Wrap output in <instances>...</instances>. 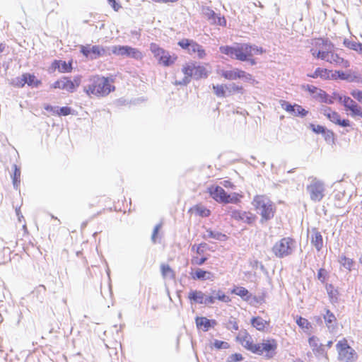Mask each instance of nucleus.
Segmentation results:
<instances>
[{"mask_svg": "<svg viewBox=\"0 0 362 362\" xmlns=\"http://www.w3.org/2000/svg\"><path fill=\"white\" fill-rule=\"evenodd\" d=\"M112 52L115 55L126 56L136 60H142L144 54L137 48L130 46L117 45L112 47Z\"/></svg>", "mask_w": 362, "mask_h": 362, "instance_id": "nucleus-15", "label": "nucleus"}, {"mask_svg": "<svg viewBox=\"0 0 362 362\" xmlns=\"http://www.w3.org/2000/svg\"><path fill=\"white\" fill-rule=\"evenodd\" d=\"M81 52L87 58L90 59H97L105 53V49L100 45H90L81 46Z\"/></svg>", "mask_w": 362, "mask_h": 362, "instance_id": "nucleus-19", "label": "nucleus"}, {"mask_svg": "<svg viewBox=\"0 0 362 362\" xmlns=\"http://www.w3.org/2000/svg\"><path fill=\"white\" fill-rule=\"evenodd\" d=\"M196 324L198 327H203L204 331H207L211 327L210 320L204 317H197Z\"/></svg>", "mask_w": 362, "mask_h": 362, "instance_id": "nucleus-41", "label": "nucleus"}, {"mask_svg": "<svg viewBox=\"0 0 362 362\" xmlns=\"http://www.w3.org/2000/svg\"><path fill=\"white\" fill-rule=\"evenodd\" d=\"M337 98L339 102L344 105L345 110L356 103V102L349 96L337 95Z\"/></svg>", "mask_w": 362, "mask_h": 362, "instance_id": "nucleus-36", "label": "nucleus"}, {"mask_svg": "<svg viewBox=\"0 0 362 362\" xmlns=\"http://www.w3.org/2000/svg\"><path fill=\"white\" fill-rule=\"evenodd\" d=\"M71 112V109L69 107H62L57 110V114L59 116H66L70 115Z\"/></svg>", "mask_w": 362, "mask_h": 362, "instance_id": "nucleus-54", "label": "nucleus"}, {"mask_svg": "<svg viewBox=\"0 0 362 362\" xmlns=\"http://www.w3.org/2000/svg\"><path fill=\"white\" fill-rule=\"evenodd\" d=\"M150 50L153 57L157 59L158 63L163 66H170L173 65L177 59V56L170 53L160 47L158 44L152 42L150 44Z\"/></svg>", "mask_w": 362, "mask_h": 362, "instance_id": "nucleus-7", "label": "nucleus"}, {"mask_svg": "<svg viewBox=\"0 0 362 362\" xmlns=\"http://www.w3.org/2000/svg\"><path fill=\"white\" fill-rule=\"evenodd\" d=\"M310 241L317 251L321 250L323 247V238L321 233L317 229L313 228L312 230Z\"/></svg>", "mask_w": 362, "mask_h": 362, "instance_id": "nucleus-25", "label": "nucleus"}, {"mask_svg": "<svg viewBox=\"0 0 362 362\" xmlns=\"http://www.w3.org/2000/svg\"><path fill=\"white\" fill-rule=\"evenodd\" d=\"M222 185L224 187L227 189H234L235 187V185L230 180H224L222 182Z\"/></svg>", "mask_w": 362, "mask_h": 362, "instance_id": "nucleus-59", "label": "nucleus"}, {"mask_svg": "<svg viewBox=\"0 0 362 362\" xmlns=\"http://www.w3.org/2000/svg\"><path fill=\"white\" fill-rule=\"evenodd\" d=\"M230 216L233 220L249 225L254 223L257 220L256 215L249 211L233 209L230 211Z\"/></svg>", "mask_w": 362, "mask_h": 362, "instance_id": "nucleus-16", "label": "nucleus"}, {"mask_svg": "<svg viewBox=\"0 0 362 362\" xmlns=\"http://www.w3.org/2000/svg\"><path fill=\"white\" fill-rule=\"evenodd\" d=\"M189 213L194 214L201 217H208L211 214L210 210L201 204H196L191 207L189 209Z\"/></svg>", "mask_w": 362, "mask_h": 362, "instance_id": "nucleus-28", "label": "nucleus"}, {"mask_svg": "<svg viewBox=\"0 0 362 362\" xmlns=\"http://www.w3.org/2000/svg\"><path fill=\"white\" fill-rule=\"evenodd\" d=\"M20 178H21V170L16 165H14V171H13V182L15 186L17 187L18 185L20 183Z\"/></svg>", "mask_w": 362, "mask_h": 362, "instance_id": "nucleus-50", "label": "nucleus"}, {"mask_svg": "<svg viewBox=\"0 0 362 362\" xmlns=\"http://www.w3.org/2000/svg\"><path fill=\"white\" fill-rule=\"evenodd\" d=\"M251 325L259 332H266L270 326V320H264L259 316L253 317L251 319Z\"/></svg>", "mask_w": 362, "mask_h": 362, "instance_id": "nucleus-23", "label": "nucleus"}, {"mask_svg": "<svg viewBox=\"0 0 362 362\" xmlns=\"http://www.w3.org/2000/svg\"><path fill=\"white\" fill-rule=\"evenodd\" d=\"M308 77L312 78H320L323 80H336L335 74H332V71L325 68H317L315 71L308 75Z\"/></svg>", "mask_w": 362, "mask_h": 362, "instance_id": "nucleus-21", "label": "nucleus"}, {"mask_svg": "<svg viewBox=\"0 0 362 362\" xmlns=\"http://www.w3.org/2000/svg\"><path fill=\"white\" fill-rule=\"evenodd\" d=\"M332 74H335L337 79L339 78L341 80H346L349 81H356L359 77L356 75H351L350 74H346L341 71H335Z\"/></svg>", "mask_w": 362, "mask_h": 362, "instance_id": "nucleus-37", "label": "nucleus"}, {"mask_svg": "<svg viewBox=\"0 0 362 362\" xmlns=\"http://www.w3.org/2000/svg\"><path fill=\"white\" fill-rule=\"evenodd\" d=\"M337 359L340 362H356L358 359V354L352 348L346 338H342L336 344Z\"/></svg>", "mask_w": 362, "mask_h": 362, "instance_id": "nucleus-6", "label": "nucleus"}, {"mask_svg": "<svg viewBox=\"0 0 362 362\" xmlns=\"http://www.w3.org/2000/svg\"><path fill=\"white\" fill-rule=\"evenodd\" d=\"M160 228H161V224H158L155 226L153 231L152 237H151V239L153 243L156 242V239H157V237H158V233H159V230Z\"/></svg>", "mask_w": 362, "mask_h": 362, "instance_id": "nucleus-57", "label": "nucleus"}, {"mask_svg": "<svg viewBox=\"0 0 362 362\" xmlns=\"http://www.w3.org/2000/svg\"><path fill=\"white\" fill-rule=\"evenodd\" d=\"M213 293L215 295L216 299L217 300H219V301H221V302H223L226 303H228L231 301L230 297L228 295H227L222 290L218 289L217 291H214Z\"/></svg>", "mask_w": 362, "mask_h": 362, "instance_id": "nucleus-40", "label": "nucleus"}, {"mask_svg": "<svg viewBox=\"0 0 362 362\" xmlns=\"http://www.w3.org/2000/svg\"><path fill=\"white\" fill-rule=\"evenodd\" d=\"M204 238L206 239L211 238V239H215V240H221V241H225L227 240L226 235H225L222 233H220V232H214V231H212L211 230H207L206 235H205L204 236Z\"/></svg>", "mask_w": 362, "mask_h": 362, "instance_id": "nucleus-34", "label": "nucleus"}, {"mask_svg": "<svg viewBox=\"0 0 362 362\" xmlns=\"http://www.w3.org/2000/svg\"><path fill=\"white\" fill-rule=\"evenodd\" d=\"M296 324L301 328L305 330H310L312 328L310 322L305 318L301 316H298L296 318Z\"/></svg>", "mask_w": 362, "mask_h": 362, "instance_id": "nucleus-43", "label": "nucleus"}, {"mask_svg": "<svg viewBox=\"0 0 362 362\" xmlns=\"http://www.w3.org/2000/svg\"><path fill=\"white\" fill-rule=\"evenodd\" d=\"M327 291L331 300H337L338 291L334 288L332 285L329 284L327 286Z\"/></svg>", "mask_w": 362, "mask_h": 362, "instance_id": "nucleus-47", "label": "nucleus"}, {"mask_svg": "<svg viewBox=\"0 0 362 362\" xmlns=\"http://www.w3.org/2000/svg\"><path fill=\"white\" fill-rule=\"evenodd\" d=\"M351 96L357 101L362 103V90L354 89L351 91Z\"/></svg>", "mask_w": 362, "mask_h": 362, "instance_id": "nucleus-53", "label": "nucleus"}, {"mask_svg": "<svg viewBox=\"0 0 362 362\" xmlns=\"http://www.w3.org/2000/svg\"><path fill=\"white\" fill-rule=\"evenodd\" d=\"M188 298L194 303H203L204 295L200 291H191L188 294Z\"/></svg>", "mask_w": 362, "mask_h": 362, "instance_id": "nucleus-33", "label": "nucleus"}, {"mask_svg": "<svg viewBox=\"0 0 362 362\" xmlns=\"http://www.w3.org/2000/svg\"><path fill=\"white\" fill-rule=\"evenodd\" d=\"M229 93H241L243 94L244 92L243 87L242 86L237 85L235 83H231L230 85V90H228Z\"/></svg>", "mask_w": 362, "mask_h": 362, "instance_id": "nucleus-49", "label": "nucleus"}, {"mask_svg": "<svg viewBox=\"0 0 362 362\" xmlns=\"http://www.w3.org/2000/svg\"><path fill=\"white\" fill-rule=\"evenodd\" d=\"M214 346L217 349H228L230 346L226 341L216 340L214 341Z\"/></svg>", "mask_w": 362, "mask_h": 362, "instance_id": "nucleus-56", "label": "nucleus"}, {"mask_svg": "<svg viewBox=\"0 0 362 362\" xmlns=\"http://www.w3.org/2000/svg\"><path fill=\"white\" fill-rule=\"evenodd\" d=\"M334 47V44L329 40L318 37L312 40L310 52L314 58L325 61Z\"/></svg>", "mask_w": 362, "mask_h": 362, "instance_id": "nucleus-5", "label": "nucleus"}, {"mask_svg": "<svg viewBox=\"0 0 362 362\" xmlns=\"http://www.w3.org/2000/svg\"><path fill=\"white\" fill-rule=\"evenodd\" d=\"M325 61L343 68H348L350 66L349 62L334 52V49L331 50Z\"/></svg>", "mask_w": 362, "mask_h": 362, "instance_id": "nucleus-22", "label": "nucleus"}, {"mask_svg": "<svg viewBox=\"0 0 362 362\" xmlns=\"http://www.w3.org/2000/svg\"><path fill=\"white\" fill-rule=\"evenodd\" d=\"M190 274L194 280L211 279L214 277V274L211 272L202 269H197L194 272H191Z\"/></svg>", "mask_w": 362, "mask_h": 362, "instance_id": "nucleus-30", "label": "nucleus"}, {"mask_svg": "<svg viewBox=\"0 0 362 362\" xmlns=\"http://www.w3.org/2000/svg\"><path fill=\"white\" fill-rule=\"evenodd\" d=\"M208 192L210 196L217 202L223 204H239L243 197V194L233 192L227 194V192L220 186L211 185L208 188Z\"/></svg>", "mask_w": 362, "mask_h": 362, "instance_id": "nucleus-4", "label": "nucleus"}, {"mask_svg": "<svg viewBox=\"0 0 362 362\" xmlns=\"http://www.w3.org/2000/svg\"><path fill=\"white\" fill-rule=\"evenodd\" d=\"M182 71L185 74L186 78L194 77L196 78H206L208 75V71L203 66L197 64L196 62H189L185 64L182 68Z\"/></svg>", "mask_w": 362, "mask_h": 362, "instance_id": "nucleus-14", "label": "nucleus"}, {"mask_svg": "<svg viewBox=\"0 0 362 362\" xmlns=\"http://www.w3.org/2000/svg\"><path fill=\"white\" fill-rule=\"evenodd\" d=\"M326 276H327V272L325 269L323 268H321L318 270L317 272V278L318 279L322 282V283H325V280H326Z\"/></svg>", "mask_w": 362, "mask_h": 362, "instance_id": "nucleus-55", "label": "nucleus"}, {"mask_svg": "<svg viewBox=\"0 0 362 362\" xmlns=\"http://www.w3.org/2000/svg\"><path fill=\"white\" fill-rule=\"evenodd\" d=\"M334 199L339 202L345 199V192L343 191H337L334 194Z\"/></svg>", "mask_w": 362, "mask_h": 362, "instance_id": "nucleus-58", "label": "nucleus"}, {"mask_svg": "<svg viewBox=\"0 0 362 362\" xmlns=\"http://www.w3.org/2000/svg\"><path fill=\"white\" fill-rule=\"evenodd\" d=\"M52 68L54 70L58 69L61 73H69L72 71V64L71 62L67 63L62 60H54L52 63Z\"/></svg>", "mask_w": 362, "mask_h": 362, "instance_id": "nucleus-24", "label": "nucleus"}, {"mask_svg": "<svg viewBox=\"0 0 362 362\" xmlns=\"http://www.w3.org/2000/svg\"><path fill=\"white\" fill-rule=\"evenodd\" d=\"M221 74L222 77L228 81L243 79V81L249 82L252 84L257 83L252 74L247 73L246 71L238 68H235L230 70H223L221 71Z\"/></svg>", "mask_w": 362, "mask_h": 362, "instance_id": "nucleus-13", "label": "nucleus"}, {"mask_svg": "<svg viewBox=\"0 0 362 362\" xmlns=\"http://www.w3.org/2000/svg\"><path fill=\"white\" fill-rule=\"evenodd\" d=\"M26 84L32 87H38L42 84V81L37 79L33 74L25 73Z\"/></svg>", "mask_w": 362, "mask_h": 362, "instance_id": "nucleus-39", "label": "nucleus"}, {"mask_svg": "<svg viewBox=\"0 0 362 362\" xmlns=\"http://www.w3.org/2000/svg\"><path fill=\"white\" fill-rule=\"evenodd\" d=\"M81 84V78L76 76L71 80L68 76H63L54 82L51 87L54 89L64 90L69 93H74Z\"/></svg>", "mask_w": 362, "mask_h": 362, "instance_id": "nucleus-12", "label": "nucleus"}, {"mask_svg": "<svg viewBox=\"0 0 362 362\" xmlns=\"http://www.w3.org/2000/svg\"><path fill=\"white\" fill-rule=\"evenodd\" d=\"M114 82L113 78L95 75L90 78V83L85 87L84 91L89 96L105 97L115 90Z\"/></svg>", "mask_w": 362, "mask_h": 362, "instance_id": "nucleus-2", "label": "nucleus"}, {"mask_svg": "<svg viewBox=\"0 0 362 362\" xmlns=\"http://www.w3.org/2000/svg\"><path fill=\"white\" fill-rule=\"evenodd\" d=\"M278 349L277 340L274 338L262 339V342L257 344L255 354L262 356L266 359L273 358Z\"/></svg>", "mask_w": 362, "mask_h": 362, "instance_id": "nucleus-8", "label": "nucleus"}, {"mask_svg": "<svg viewBox=\"0 0 362 362\" xmlns=\"http://www.w3.org/2000/svg\"><path fill=\"white\" fill-rule=\"evenodd\" d=\"M177 45L180 48L186 50L189 55L197 54L199 59H204L206 55L203 46L194 40L182 38L178 41Z\"/></svg>", "mask_w": 362, "mask_h": 362, "instance_id": "nucleus-10", "label": "nucleus"}, {"mask_svg": "<svg viewBox=\"0 0 362 362\" xmlns=\"http://www.w3.org/2000/svg\"><path fill=\"white\" fill-rule=\"evenodd\" d=\"M322 113L332 123L342 127H349L351 122L347 119H341L340 115L335 110H332L329 107L322 109Z\"/></svg>", "mask_w": 362, "mask_h": 362, "instance_id": "nucleus-17", "label": "nucleus"}, {"mask_svg": "<svg viewBox=\"0 0 362 362\" xmlns=\"http://www.w3.org/2000/svg\"><path fill=\"white\" fill-rule=\"evenodd\" d=\"M232 358L235 361H241L243 359V356L241 354H233L231 356Z\"/></svg>", "mask_w": 362, "mask_h": 362, "instance_id": "nucleus-62", "label": "nucleus"}, {"mask_svg": "<svg viewBox=\"0 0 362 362\" xmlns=\"http://www.w3.org/2000/svg\"><path fill=\"white\" fill-rule=\"evenodd\" d=\"M252 205L260 216L262 223L267 222L274 217L276 207L267 196L264 194L255 195L252 201Z\"/></svg>", "mask_w": 362, "mask_h": 362, "instance_id": "nucleus-3", "label": "nucleus"}, {"mask_svg": "<svg viewBox=\"0 0 362 362\" xmlns=\"http://www.w3.org/2000/svg\"><path fill=\"white\" fill-rule=\"evenodd\" d=\"M240 343L247 350L255 354L257 344L253 342L252 338L249 334L245 333V335L240 338Z\"/></svg>", "mask_w": 362, "mask_h": 362, "instance_id": "nucleus-29", "label": "nucleus"}, {"mask_svg": "<svg viewBox=\"0 0 362 362\" xmlns=\"http://www.w3.org/2000/svg\"><path fill=\"white\" fill-rule=\"evenodd\" d=\"M294 243L291 238H283L274 244L272 252L276 257L283 258L291 254Z\"/></svg>", "mask_w": 362, "mask_h": 362, "instance_id": "nucleus-11", "label": "nucleus"}, {"mask_svg": "<svg viewBox=\"0 0 362 362\" xmlns=\"http://www.w3.org/2000/svg\"><path fill=\"white\" fill-rule=\"evenodd\" d=\"M309 180L310 183L307 185L306 189L310 199L314 202H321L325 197V183L316 177H310Z\"/></svg>", "mask_w": 362, "mask_h": 362, "instance_id": "nucleus-9", "label": "nucleus"}, {"mask_svg": "<svg viewBox=\"0 0 362 362\" xmlns=\"http://www.w3.org/2000/svg\"><path fill=\"white\" fill-rule=\"evenodd\" d=\"M344 44L346 47H348L352 50H354L357 52H359L361 45H362V43L359 42L347 41V40H344Z\"/></svg>", "mask_w": 362, "mask_h": 362, "instance_id": "nucleus-44", "label": "nucleus"}, {"mask_svg": "<svg viewBox=\"0 0 362 362\" xmlns=\"http://www.w3.org/2000/svg\"><path fill=\"white\" fill-rule=\"evenodd\" d=\"M207 248V245L206 243H200L199 245H194L192 247V250H195L197 256L198 255H203L204 253L205 252Z\"/></svg>", "mask_w": 362, "mask_h": 362, "instance_id": "nucleus-46", "label": "nucleus"}, {"mask_svg": "<svg viewBox=\"0 0 362 362\" xmlns=\"http://www.w3.org/2000/svg\"><path fill=\"white\" fill-rule=\"evenodd\" d=\"M310 128L316 134H325L326 132L325 127L319 124L315 125L314 124H310Z\"/></svg>", "mask_w": 362, "mask_h": 362, "instance_id": "nucleus-52", "label": "nucleus"}, {"mask_svg": "<svg viewBox=\"0 0 362 362\" xmlns=\"http://www.w3.org/2000/svg\"><path fill=\"white\" fill-rule=\"evenodd\" d=\"M109 2L111 4L112 8L115 11H118L119 8L120 7L115 1V0H108Z\"/></svg>", "mask_w": 362, "mask_h": 362, "instance_id": "nucleus-63", "label": "nucleus"}, {"mask_svg": "<svg viewBox=\"0 0 362 362\" xmlns=\"http://www.w3.org/2000/svg\"><path fill=\"white\" fill-rule=\"evenodd\" d=\"M153 1L156 2H158V3H168V2L175 3V2H177L178 0H153Z\"/></svg>", "mask_w": 362, "mask_h": 362, "instance_id": "nucleus-64", "label": "nucleus"}, {"mask_svg": "<svg viewBox=\"0 0 362 362\" xmlns=\"http://www.w3.org/2000/svg\"><path fill=\"white\" fill-rule=\"evenodd\" d=\"M203 15L211 24L226 26V20L224 16L216 14L209 7L203 8Z\"/></svg>", "mask_w": 362, "mask_h": 362, "instance_id": "nucleus-20", "label": "nucleus"}, {"mask_svg": "<svg viewBox=\"0 0 362 362\" xmlns=\"http://www.w3.org/2000/svg\"><path fill=\"white\" fill-rule=\"evenodd\" d=\"M219 50L222 54L229 56L241 62H249L251 65L256 64L253 59L254 54H262L264 50L261 47L251 45L250 43H235L233 46H221Z\"/></svg>", "mask_w": 362, "mask_h": 362, "instance_id": "nucleus-1", "label": "nucleus"}, {"mask_svg": "<svg viewBox=\"0 0 362 362\" xmlns=\"http://www.w3.org/2000/svg\"><path fill=\"white\" fill-rule=\"evenodd\" d=\"M317 98L320 100L325 103L332 104L333 100L329 98L328 94L323 90H319L317 92Z\"/></svg>", "mask_w": 362, "mask_h": 362, "instance_id": "nucleus-45", "label": "nucleus"}, {"mask_svg": "<svg viewBox=\"0 0 362 362\" xmlns=\"http://www.w3.org/2000/svg\"><path fill=\"white\" fill-rule=\"evenodd\" d=\"M308 344L314 354H323L325 352L324 345L319 342L318 338L315 336L309 337Z\"/></svg>", "mask_w": 362, "mask_h": 362, "instance_id": "nucleus-26", "label": "nucleus"}, {"mask_svg": "<svg viewBox=\"0 0 362 362\" xmlns=\"http://www.w3.org/2000/svg\"><path fill=\"white\" fill-rule=\"evenodd\" d=\"M206 260V257L202 256L199 257V256H194L191 259V263L194 265L200 266L202 265Z\"/></svg>", "mask_w": 362, "mask_h": 362, "instance_id": "nucleus-51", "label": "nucleus"}, {"mask_svg": "<svg viewBox=\"0 0 362 362\" xmlns=\"http://www.w3.org/2000/svg\"><path fill=\"white\" fill-rule=\"evenodd\" d=\"M230 292L233 294L240 296L244 300H248L251 296V294L248 290L243 286H234Z\"/></svg>", "mask_w": 362, "mask_h": 362, "instance_id": "nucleus-32", "label": "nucleus"}, {"mask_svg": "<svg viewBox=\"0 0 362 362\" xmlns=\"http://www.w3.org/2000/svg\"><path fill=\"white\" fill-rule=\"evenodd\" d=\"M12 84L15 87L23 88L26 84L25 74H23L21 78H16V80L12 82Z\"/></svg>", "mask_w": 362, "mask_h": 362, "instance_id": "nucleus-48", "label": "nucleus"}, {"mask_svg": "<svg viewBox=\"0 0 362 362\" xmlns=\"http://www.w3.org/2000/svg\"><path fill=\"white\" fill-rule=\"evenodd\" d=\"M325 325L329 329H334L337 327V319L334 314L329 309L325 310V314L323 315Z\"/></svg>", "mask_w": 362, "mask_h": 362, "instance_id": "nucleus-27", "label": "nucleus"}, {"mask_svg": "<svg viewBox=\"0 0 362 362\" xmlns=\"http://www.w3.org/2000/svg\"><path fill=\"white\" fill-rule=\"evenodd\" d=\"M346 111H349L351 116L354 118L362 119V107L357 103L349 107Z\"/></svg>", "mask_w": 362, "mask_h": 362, "instance_id": "nucleus-38", "label": "nucleus"}, {"mask_svg": "<svg viewBox=\"0 0 362 362\" xmlns=\"http://www.w3.org/2000/svg\"><path fill=\"white\" fill-rule=\"evenodd\" d=\"M160 272L163 279H173L175 278V272L168 264H160Z\"/></svg>", "mask_w": 362, "mask_h": 362, "instance_id": "nucleus-31", "label": "nucleus"}, {"mask_svg": "<svg viewBox=\"0 0 362 362\" xmlns=\"http://www.w3.org/2000/svg\"><path fill=\"white\" fill-rule=\"evenodd\" d=\"M227 86L224 84L221 85H214L213 90L214 91L215 95L219 98H223L226 95Z\"/></svg>", "mask_w": 362, "mask_h": 362, "instance_id": "nucleus-42", "label": "nucleus"}, {"mask_svg": "<svg viewBox=\"0 0 362 362\" xmlns=\"http://www.w3.org/2000/svg\"><path fill=\"white\" fill-rule=\"evenodd\" d=\"M280 105L281 107L290 113L293 116L295 117H303L306 116L308 113L307 110H305L301 105L298 104L291 105L288 102L281 100H280Z\"/></svg>", "mask_w": 362, "mask_h": 362, "instance_id": "nucleus-18", "label": "nucleus"}, {"mask_svg": "<svg viewBox=\"0 0 362 362\" xmlns=\"http://www.w3.org/2000/svg\"><path fill=\"white\" fill-rule=\"evenodd\" d=\"M339 262L343 267L349 271H351L354 265V259L349 258L345 255L339 257Z\"/></svg>", "mask_w": 362, "mask_h": 362, "instance_id": "nucleus-35", "label": "nucleus"}, {"mask_svg": "<svg viewBox=\"0 0 362 362\" xmlns=\"http://www.w3.org/2000/svg\"><path fill=\"white\" fill-rule=\"evenodd\" d=\"M216 300V296L214 295V296H211L206 297L205 298V300L204 299V303L213 304L215 303Z\"/></svg>", "mask_w": 362, "mask_h": 362, "instance_id": "nucleus-60", "label": "nucleus"}, {"mask_svg": "<svg viewBox=\"0 0 362 362\" xmlns=\"http://www.w3.org/2000/svg\"><path fill=\"white\" fill-rule=\"evenodd\" d=\"M307 90L311 93H315L319 91L320 89L314 86H308Z\"/></svg>", "mask_w": 362, "mask_h": 362, "instance_id": "nucleus-61", "label": "nucleus"}]
</instances>
